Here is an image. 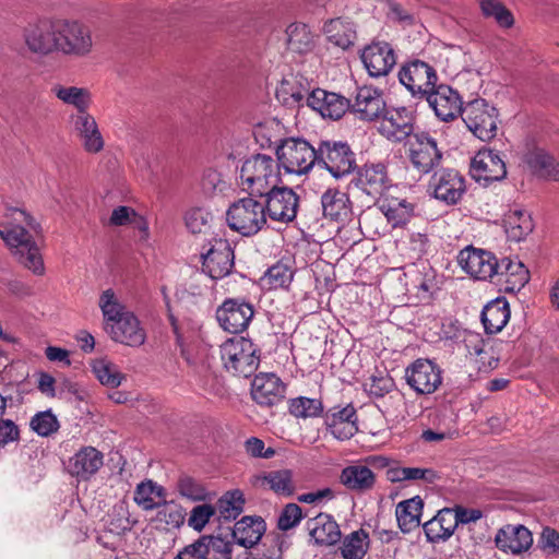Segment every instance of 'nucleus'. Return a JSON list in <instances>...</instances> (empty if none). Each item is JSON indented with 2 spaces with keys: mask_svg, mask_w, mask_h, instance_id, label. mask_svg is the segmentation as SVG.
Returning <instances> with one entry per match:
<instances>
[{
  "mask_svg": "<svg viewBox=\"0 0 559 559\" xmlns=\"http://www.w3.org/2000/svg\"><path fill=\"white\" fill-rule=\"evenodd\" d=\"M0 238L10 247L12 254L25 269L37 276L45 274L39 248L29 230H36L32 216L19 207H8L0 224Z\"/></svg>",
  "mask_w": 559,
  "mask_h": 559,
  "instance_id": "1",
  "label": "nucleus"
},
{
  "mask_svg": "<svg viewBox=\"0 0 559 559\" xmlns=\"http://www.w3.org/2000/svg\"><path fill=\"white\" fill-rule=\"evenodd\" d=\"M239 178L243 191L261 197L282 182L281 166L270 155L255 154L242 163Z\"/></svg>",
  "mask_w": 559,
  "mask_h": 559,
  "instance_id": "2",
  "label": "nucleus"
},
{
  "mask_svg": "<svg viewBox=\"0 0 559 559\" xmlns=\"http://www.w3.org/2000/svg\"><path fill=\"white\" fill-rule=\"evenodd\" d=\"M221 358L227 371L248 378L260 365V349L249 338L233 337L221 345Z\"/></svg>",
  "mask_w": 559,
  "mask_h": 559,
  "instance_id": "3",
  "label": "nucleus"
},
{
  "mask_svg": "<svg viewBox=\"0 0 559 559\" xmlns=\"http://www.w3.org/2000/svg\"><path fill=\"white\" fill-rule=\"evenodd\" d=\"M318 145L301 138H287L276 148L277 162L288 174L306 175L318 162Z\"/></svg>",
  "mask_w": 559,
  "mask_h": 559,
  "instance_id": "4",
  "label": "nucleus"
},
{
  "mask_svg": "<svg viewBox=\"0 0 559 559\" xmlns=\"http://www.w3.org/2000/svg\"><path fill=\"white\" fill-rule=\"evenodd\" d=\"M254 197L249 195L234 202L226 213L230 229L247 237L258 234L266 224L264 204Z\"/></svg>",
  "mask_w": 559,
  "mask_h": 559,
  "instance_id": "5",
  "label": "nucleus"
},
{
  "mask_svg": "<svg viewBox=\"0 0 559 559\" xmlns=\"http://www.w3.org/2000/svg\"><path fill=\"white\" fill-rule=\"evenodd\" d=\"M317 154V166L328 170L335 179L348 176L357 167L355 153L343 141H319Z\"/></svg>",
  "mask_w": 559,
  "mask_h": 559,
  "instance_id": "6",
  "label": "nucleus"
},
{
  "mask_svg": "<svg viewBox=\"0 0 559 559\" xmlns=\"http://www.w3.org/2000/svg\"><path fill=\"white\" fill-rule=\"evenodd\" d=\"M462 119L468 130L481 141H489L497 134L498 110L483 98L467 103L463 108Z\"/></svg>",
  "mask_w": 559,
  "mask_h": 559,
  "instance_id": "7",
  "label": "nucleus"
},
{
  "mask_svg": "<svg viewBox=\"0 0 559 559\" xmlns=\"http://www.w3.org/2000/svg\"><path fill=\"white\" fill-rule=\"evenodd\" d=\"M399 80L414 97L426 98L437 87L438 74L432 66L415 59L402 66Z\"/></svg>",
  "mask_w": 559,
  "mask_h": 559,
  "instance_id": "8",
  "label": "nucleus"
},
{
  "mask_svg": "<svg viewBox=\"0 0 559 559\" xmlns=\"http://www.w3.org/2000/svg\"><path fill=\"white\" fill-rule=\"evenodd\" d=\"M407 145L409 162L419 174L427 175L440 165L442 153L438 148L437 140L429 133L416 132L407 141Z\"/></svg>",
  "mask_w": 559,
  "mask_h": 559,
  "instance_id": "9",
  "label": "nucleus"
},
{
  "mask_svg": "<svg viewBox=\"0 0 559 559\" xmlns=\"http://www.w3.org/2000/svg\"><path fill=\"white\" fill-rule=\"evenodd\" d=\"M404 378L417 394H431L442 383V370L432 360L418 358L406 367Z\"/></svg>",
  "mask_w": 559,
  "mask_h": 559,
  "instance_id": "10",
  "label": "nucleus"
},
{
  "mask_svg": "<svg viewBox=\"0 0 559 559\" xmlns=\"http://www.w3.org/2000/svg\"><path fill=\"white\" fill-rule=\"evenodd\" d=\"M457 263L465 273L479 281L491 280L499 270V261L492 252L473 246L460 251Z\"/></svg>",
  "mask_w": 559,
  "mask_h": 559,
  "instance_id": "11",
  "label": "nucleus"
},
{
  "mask_svg": "<svg viewBox=\"0 0 559 559\" xmlns=\"http://www.w3.org/2000/svg\"><path fill=\"white\" fill-rule=\"evenodd\" d=\"M262 197L265 198L262 202L265 215L272 221L290 223L296 218L299 198L292 188L276 186Z\"/></svg>",
  "mask_w": 559,
  "mask_h": 559,
  "instance_id": "12",
  "label": "nucleus"
},
{
  "mask_svg": "<svg viewBox=\"0 0 559 559\" xmlns=\"http://www.w3.org/2000/svg\"><path fill=\"white\" fill-rule=\"evenodd\" d=\"M415 117L406 107L386 108L380 118L379 132L391 142L409 140L414 131Z\"/></svg>",
  "mask_w": 559,
  "mask_h": 559,
  "instance_id": "13",
  "label": "nucleus"
},
{
  "mask_svg": "<svg viewBox=\"0 0 559 559\" xmlns=\"http://www.w3.org/2000/svg\"><path fill=\"white\" fill-rule=\"evenodd\" d=\"M57 52L84 56L92 49L90 31L78 22L58 20Z\"/></svg>",
  "mask_w": 559,
  "mask_h": 559,
  "instance_id": "14",
  "label": "nucleus"
},
{
  "mask_svg": "<svg viewBox=\"0 0 559 559\" xmlns=\"http://www.w3.org/2000/svg\"><path fill=\"white\" fill-rule=\"evenodd\" d=\"M254 310L251 304L243 299H226L216 310L219 326L228 333L243 332L252 320Z\"/></svg>",
  "mask_w": 559,
  "mask_h": 559,
  "instance_id": "15",
  "label": "nucleus"
},
{
  "mask_svg": "<svg viewBox=\"0 0 559 559\" xmlns=\"http://www.w3.org/2000/svg\"><path fill=\"white\" fill-rule=\"evenodd\" d=\"M471 176L484 186L503 180L507 176L504 160L492 150L479 151L471 162Z\"/></svg>",
  "mask_w": 559,
  "mask_h": 559,
  "instance_id": "16",
  "label": "nucleus"
},
{
  "mask_svg": "<svg viewBox=\"0 0 559 559\" xmlns=\"http://www.w3.org/2000/svg\"><path fill=\"white\" fill-rule=\"evenodd\" d=\"M201 257L203 272L214 281L227 276L234 269V251L226 240L215 239Z\"/></svg>",
  "mask_w": 559,
  "mask_h": 559,
  "instance_id": "17",
  "label": "nucleus"
},
{
  "mask_svg": "<svg viewBox=\"0 0 559 559\" xmlns=\"http://www.w3.org/2000/svg\"><path fill=\"white\" fill-rule=\"evenodd\" d=\"M386 108L382 91L367 85L359 87L354 102H349V110L368 122L380 120Z\"/></svg>",
  "mask_w": 559,
  "mask_h": 559,
  "instance_id": "18",
  "label": "nucleus"
},
{
  "mask_svg": "<svg viewBox=\"0 0 559 559\" xmlns=\"http://www.w3.org/2000/svg\"><path fill=\"white\" fill-rule=\"evenodd\" d=\"M72 132L80 140L88 154H97L104 150L105 141L95 118L88 111L70 116Z\"/></svg>",
  "mask_w": 559,
  "mask_h": 559,
  "instance_id": "19",
  "label": "nucleus"
},
{
  "mask_svg": "<svg viewBox=\"0 0 559 559\" xmlns=\"http://www.w3.org/2000/svg\"><path fill=\"white\" fill-rule=\"evenodd\" d=\"M58 20H44L28 25L24 31V40L27 48L38 55H48L57 51Z\"/></svg>",
  "mask_w": 559,
  "mask_h": 559,
  "instance_id": "20",
  "label": "nucleus"
},
{
  "mask_svg": "<svg viewBox=\"0 0 559 559\" xmlns=\"http://www.w3.org/2000/svg\"><path fill=\"white\" fill-rule=\"evenodd\" d=\"M430 186L435 198L447 204H456L466 191L464 177L450 168L435 173Z\"/></svg>",
  "mask_w": 559,
  "mask_h": 559,
  "instance_id": "21",
  "label": "nucleus"
},
{
  "mask_svg": "<svg viewBox=\"0 0 559 559\" xmlns=\"http://www.w3.org/2000/svg\"><path fill=\"white\" fill-rule=\"evenodd\" d=\"M360 58L368 74L373 78L386 75L396 63L394 50L386 41H372L364 48Z\"/></svg>",
  "mask_w": 559,
  "mask_h": 559,
  "instance_id": "22",
  "label": "nucleus"
},
{
  "mask_svg": "<svg viewBox=\"0 0 559 559\" xmlns=\"http://www.w3.org/2000/svg\"><path fill=\"white\" fill-rule=\"evenodd\" d=\"M324 424L331 435L341 441L350 439L358 431L357 413L352 404L330 408L324 414Z\"/></svg>",
  "mask_w": 559,
  "mask_h": 559,
  "instance_id": "23",
  "label": "nucleus"
},
{
  "mask_svg": "<svg viewBox=\"0 0 559 559\" xmlns=\"http://www.w3.org/2000/svg\"><path fill=\"white\" fill-rule=\"evenodd\" d=\"M311 82L299 73L285 75L276 88V98L286 107H300L307 104V97L311 93Z\"/></svg>",
  "mask_w": 559,
  "mask_h": 559,
  "instance_id": "24",
  "label": "nucleus"
},
{
  "mask_svg": "<svg viewBox=\"0 0 559 559\" xmlns=\"http://www.w3.org/2000/svg\"><path fill=\"white\" fill-rule=\"evenodd\" d=\"M307 105L318 111L323 118L337 120L349 110V99L328 92L322 88H313L307 97Z\"/></svg>",
  "mask_w": 559,
  "mask_h": 559,
  "instance_id": "25",
  "label": "nucleus"
},
{
  "mask_svg": "<svg viewBox=\"0 0 559 559\" xmlns=\"http://www.w3.org/2000/svg\"><path fill=\"white\" fill-rule=\"evenodd\" d=\"M429 106L442 121L454 119L462 115L463 108L460 95L448 85H439L426 96Z\"/></svg>",
  "mask_w": 559,
  "mask_h": 559,
  "instance_id": "26",
  "label": "nucleus"
},
{
  "mask_svg": "<svg viewBox=\"0 0 559 559\" xmlns=\"http://www.w3.org/2000/svg\"><path fill=\"white\" fill-rule=\"evenodd\" d=\"M285 384L275 373H260L252 382V397L263 406L278 404L285 396Z\"/></svg>",
  "mask_w": 559,
  "mask_h": 559,
  "instance_id": "27",
  "label": "nucleus"
},
{
  "mask_svg": "<svg viewBox=\"0 0 559 559\" xmlns=\"http://www.w3.org/2000/svg\"><path fill=\"white\" fill-rule=\"evenodd\" d=\"M495 543L501 551L519 555L532 546L533 536L525 526L509 524L497 532Z\"/></svg>",
  "mask_w": 559,
  "mask_h": 559,
  "instance_id": "28",
  "label": "nucleus"
},
{
  "mask_svg": "<svg viewBox=\"0 0 559 559\" xmlns=\"http://www.w3.org/2000/svg\"><path fill=\"white\" fill-rule=\"evenodd\" d=\"M356 186L373 198L381 195L390 186L385 165L366 164L357 174Z\"/></svg>",
  "mask_w": 559,
  "mask_h": 559,
  "instance_id": "29",
  "label": "nucleus"
},
{
  "mask_svg": "<svg viewBox=\"0 0 559 559\" xmlns=\"http://www.w3.org/2000/svg\"><path fill=\"white\" fill-rule=\"evenodd\" d=\"M496 277L499 283H504L506 292L516 293L527 284L530 272L520 260L503 258L499 261Z\"/></svg>",
  "mask_w": 559,
  "mask_h": 559,
  "instance_id": "30",
  "label": "nucleus"
},
{
  "mask_svg": "<svg viewBox=\"0 0 559 559\" xmlns=\"http://www.w3.org/2000/svg\"><path fill=\"white\" fill-rule=\"evenodd\" d=\"M103 463L104 456L100 451L93 447H85L70 459L68 468L71 475L88 479L103 466Z\"/></svg>",
  "mask_w": 559,
  "mask_h": 559,
  "instance_id": "31",
  "label": "nucleus"
},
{
  "mask_svg": "<svg viewBox=\"0 0 559 559\" xmlns=\"http://www.w3.org/2000/svg\"><path fill=\"white\" fill-rule=\"evenodd\" d=\"M98 306L104 317L105 330L109 336L112 331H116L117 324L119 325L127 316L133 313L119 300L111 288L102 293Z\"/></svg>",
  "mask_w": 559,
  "mask_h": 559,
  "instance_id": "32",
  "label": "nucleus"
},
{
  "mask_svg": "<svg viewBox=\"0 0 559 559\" xmlns=\"http://www.w3.org/2000/svg\"><path fill=\"white\" fill-rule=\"evenodd\" d=\"M307 527L311 538L318 545L331 546L341 539L340 526L330 514H318L307 522Z\"/></svg>",
  "mask_w": 559,
  "mask_h": 559,
  "instance_id": "33",
  "label": "nucleus"
},
{
  "mask_svg": "<svg viewBox=\"0 0 559 559\" xmlns=\"http://www.w3.org/2000/svg\"><path fill=\"white\" fill-rule=\"evenodd\" d=\"M321 205L324 217L335 222H344L352 214V204L347 193L337 189H328L321 195Z\"/></svg>",
  "mask_w": 559,
  "mask_h": 559,
  "instance_id": "34",
  "label": "nucleus"
},
{
  "mask_svg": "<svg viewBox=\"0 0 559 559\" xmlns=\"http://www.w3.org/2000/svg\"><path fill=\"white\" fill-rule=\"evenodd\" d=\"M340 481L349 490L365 492L373 488L376 475L368 466L357 463L342 469Z\"/></svg>",
  "mask_w": 559,
  "mask_h": 559,
  "instance_id": "35",
  "label": "nucleus"
},
{
  "mask_svg": "<svg viewBox=\"0 0 559 559\" xmlns=\"http://www.w3.org/2000/svg\"><path fill=\"white\" fill-rule=\"evenodd\" d=\"M264 531L265 522L262 518L243 516L236 522L231 536L238 545L251 548L260 542Z\"/></svg>",
  "mask_w": 559,
  "mask_h": 559,
  "instance_id": "36",
  "label": "nucleus"
},
{
  "mask_svg": "<svg viewBox=\"0 0 559 559\" xmlns=\"http://www.w3.org/2000/svg\"><path fill=\"white\" fill-rule=\"evenodd\" d=\"M424 532L429 542L449 539L455 532V521L451 508H443L424 524Z\"/></svg>",
  "mask_w": 559,
  "mask_h": 559,
  "instance_id": "37",
  "label": "nucleus"
},
{
  "mask_svg": "<svg viewBox=\"0 0 559 559\" xmlns=\"http://www.w3.org/2000/svg\"><path fill=\"white\" fill-rule=\"evenodd\" d=\"M110 337L117 343L139 347L145 343L146 333L138 317L132 313L116 325V331H112Z\"/></svg>",
  "mask_w": 559,
  "mask_h": 559,
  "instance_id": "38",
  "label": "nucleus"
},
{
  "mask_svg": "<svg viewBox=\"0 0 559 559\" xmlns=\"http://www.w3.org/2000/svg\"><path fill=\"white\" fill-rule=\"evenodd\" d=\"M510 307L506 299L497 298L487 304L481 311V322L488 334L500 332L510 319Z\"/></svg>",
  "mask_w": 559,
  "mask_h": 559,
  "instance_id": "39",
  "label": "nucleus"
},
{
  "mask_svg": "<svg viewBox=\"0 0 559 559\" xmlns=\"http://www.w3.org/2000/svg\"><path fill=\"white\" fill-rule=\"evenodd\" d=\"M261 486L269 488L277 496L290 497L296 491V483L292 469L282 468L265 472L258 477Z\"/></svg>",
  "mask_w": 559,
  "mask_h": 559,
  "instance_id": "40",
  "label": "nucleus"
},
{
  "mask_svg": "<svg viewBox=\"0 0 559 559\" xmlns=\"http://www.w3.org/2000/svg\"><path fill=\"white\" fill-rule=\"evenodd\" d=\"M503 227L508 239L519 242L532 233L533 222L526 211L514 209L504 214Z\"/></svg>",
  "mask_w": 559,
  "mask_h": 559,
  "instance_id": "41",
  "label": "nucleus"
},
{
  "mask_svg": "<svg viewBox=\"0 0 559 559\" xmlns=\"http://www.w3.org/2000/svg\"><path fill=\"white\" fill-rule=\"evenodd\" d=\"M423 507V500L418 496L401 501L396 506V521L403 533H409L419 526Z\"/></svg>",
  "mask_w": 559,
  "mask_h": 559,
  "instance_id": "42",
  "label": "nucleus"
},
{
  "mask_svg": "<svg viewBox=\"0 0 559 559\" xmlns=\"http://www.w3.org/2000/svg\"><path fill=\"white\" fill-rule=\"evenodd\" d=\"M526 162L538 176L559 182V163L546 152L533 151L527 155Z\"/></svg>",
  "mask_w": 559,
  "mask_h": 559,
  "instance_id": "43",
  "label": "nucleus"
},
{
  "mask_svg": "<svg viewBox=\"0 0 559 559\" xmlns=\"http://www.w3.org/2000/svg\"><path fill=\"white\" fill-rule=\"evenodd\" d=\"M381 211L393 227H400L413 217L414 205L405 199H391L382 202Z\"/></svg>",
  "mask_w": 559,
  "mask_h": 559,
  "instance_id": "44",
  "label": "nucleus"
},
{
  "mask_svg": "<svg viewBox=\"0 0 559 559\" xmlns=\"http://www.w3.org/2000/svg\"><path fill=\"white\" fill-rule=\"evenodd\" d=\"M287 46L292 51L306 53L313 46V35L306 24L293 23L286 29Z\"/></svg>",
  "mask_w": 559,
  "mask_h": 559,
  "instance_id": "45",
  "label": "nucleus"
},
{
  "mask_svg": "<svg viewBox=\"0 0 559 559\" xmlns=\"http://www.w3.org/2000/svg\"><path fill=\"white\" fill-rule=\"evenodd\" d=\"M293 278L294 271L290 266L286 263L277 262L266 270L260 281L263 288L272 290L287 288Z\"/></svg>",
  "mask_w": 559,
  "mask_h": 559,
  "instance_id": "46",
  "label": "nucleus"
},
{
  "mask_svg": "<svg viewBox=\"0 0 559 559\" xmlns=\"http://www.w3.org/2000/svg\"><path fill=\"white\" fill-rule=\"evenodd\" d=\"M53 94L64 104L72 105L76 108V112L87 111L91 103V95L86 88L76 86L57 85L52 88Z\"/></svg>",
  "mask_w": 559,
  "mask_h": 559,
  "instance_id": "47",
  "label": "nucleus"
},
{
  "mask_svg": "<svg viewBox=\"0 0 559 559\" xmlns=\"http://www.w3.org/2000/svg\"><path fill=\"white\" fill-rule=\"evenodd\" d=\"M328 40L336 47L347 49L354 44L355 32L340 19L331 20L324 25Z\"/></svg>",
  "mask_w": 559,
  "mask_h": 559,
  "instance_id": "48",
  "label": "nucleus"
},
{
  "mask_svg": "<svg viewBox=\"0 0 559 559\" xmlns=\"http://www.w3.org/2000/svg\"><path fill=\"white\" fill-rule=\"evenodd\" d=\"M288 412L296 418H316L322 415L323 404L319 399L298 396L288 401Z\"/></svg>",
  "mask_w": 559,
  "mask_h": 559,
  "instance_id": "49",
  "label": "nucleus"
},
{
  "mask_svg": "<svg viewBox=\"0 0 559 559\" xmlns=\"http://www.w3.org/2000/svg\"><path fill=\"white\" fill-rule=\"evenodd\" d=\"M245 498L240 490L227 491L216 504L219 519L225 521L235 520L243 510Z\"/></svg>",
  "mask_w": 559,
  "mask_h": 559,
  "instance_id": "50",
  "label": "nucleus"
},
{
  "mask_svg": "<svg viewBox=\"0 0 559 559\" xmlns=\"http://www.w3.org/2000/svg\"><path fill=\"white\" fill-rule=\"evenodd\" d=\"M92 370L99 382L109 388H118L126 378L118 366L108 359L95 360Z\"/></svg>",
  "mask_w": 559,
  "mask_h": 559,
  "instance_id": "51",
  "label": "nucleus"
},
{
  "mask_svg": "<svg viewBox=\"0 0 559 559\" xmlns=\"http://www.w3.org/2000/svg\"><path fill=\"white\" fill-rule=\"evenodd\" d=\"M134 501L144 510H153L162 506L163 488L153 481L141 483L134 492Z\"/></svg>",
  "mask_w": 559,
  "mask_h": 559,
  "instance_id": "52",
  "label": "nucleus"
},
{
  "mask_svg": "<svg viewBox=\"0 0 559 559\" xmlns=\"http://www.w3.org/2000/svg\"><path fill=\"white\" fill-rule=\"evenodd\" d=\"M367 549L368 534L364 530H359L344 538L341 551L345 559H361Z\"/></svg>",
  "mask_w": 559,
  "mask_h": 559,
  "instance_id": "53",
  "label": "nucleus"
},
{
  "mask_svg": "<svg viewBox=\"0 0 559 559\" xmlns=\"http://www.w3.org/2000/svg\"><path fill=\"white\" fill-rule=\"evenodd\" d=\"M207 559H231L233 544L217 535L201 536Z\"/></svg>",
  "mask_w": 559,
  "mask_h": 559,
  "instance_id": "54",
  "label": "nucleus"
},
{
  "mask_svg": "<svg viewBox=\"0 0 559 559\" xmlns=\"http://www.w3.org/2000/svg\"><path fill=\"white\" fill-rule=\"evenodd\" d=\"M29 426L40 437H49L60 427L57 417L50 409L36 413L32 417Z\"/></svg>",
  "mask_w": 559,
  "mask_h": 559,
  "instance_id": "55",
  "label": "nucleus"
},
{
  "mask_svg": "<svg viewBox=\"0 0 559 559\" xmlns=\"http://www.w3.org/2000/svg\"><path fill=\"white\" fill-rule=\"evenodd\" d=\"M185 511L176 503L162 502L157 512V520L169 528H179L185 523Z\"/></svg>",
  "mask_w": 559,
  "mask_h": 559,
  "instance_id": "56",
  "label": "nucleus"
},
{
  "mask_svg": "<svg viewBox=\"0 0 559 559\" xmlns=\"http://www.w3.org/2000/svg\"><path fill=\"white\" fill-rule=\"evenodd\" d=\"M480 9L485 16L495 17V20L501 25L509 27L513 24V16L509 10H507L500 2L495 0H483L480 2Z\"/></svg>",
  "mask_w": 559,
  "mask_h": 559,
  "instance_id": "57",
  "label": "nucleus"
},
{
  "mask_svg": "<svg viewBox=\"0 0 559 559\" xmlns=\"http://www.w3.org/2000/svg\"><path fill=\"white\" fill-rule=\"evenodd\" d=\"M216 513V509L211 504H199L195 506L190 513L188 520L189 526L194 531L201 532L205 525L210 522V519Z\"/></svg>",
  "mask_w": 559,
  "mask_h": 559,
  "instance_id": "58",
  "label": "nucleus"
},
{
  "mask_svg": "<svg viewBox=\"0 0 559 559\" xmlns=\"http://www.w3.org/2000/svg\"><path fill=\"white\" fill-rule=\"evenodd\" d=\"M302 519V510L296 503H288L284 507L277 520V527L281 531H288L299 524Z\"/></svg>",
  "mask_w": 559,
  "mask_h": 559,
  "instance_id": "59",
  "label": "nucleus"
},
{
  "mask_svg": "<svg viewBox=\"0 0 559 559\" xmlns=\"http://www.w3.org/2000/svg\"><path fill=\"white\" fill-rule=\"evenodd\" d=\"M210 219L211 214L200 207L191 209L185 217L187 228L193 234L202 233L209 226Z\"/></svg>",
  "mask_w": 559,
  "mask_h": 559,
  "instance_id": "60",
  "label": "nucleus"
},
{
  "mask_svg": "<svg viewBox=\"0 0 559 559\" xmlns=\"http://www.w3.org/2000/svg\"><path fill=\"white\" fill-rule=\"evenodd\" d=\"M389 20L406 25L414 23V15L395 0H386Z\"/></svg>",
  "mask_w": 559,
  "mask_h": 559,
  "instance_id": "61",
  "label": "nucleus"
},
{
  "mask_svg": "<svg viewBox=\"0 0 559 559\" xmlns=\"http://www.w3.org/2000/svg\"><path fill=\"white\" fill-rule=\"evenodd\" d=\"M451 510L453 511L455 527L460 524L465 525L475 523L484 516L483 511L479 509H468L462 506H455L454 508H451Z\"/></svg>",
  "mask_w": 559,
  "mask_h": 559,
  "instance_id": "62",
  "label": "nucleus"
},
{
  "mask_svg": "<svg viewBox=\"0 0 559 559\" xmlns=\"http://www.w3.org/2000/svg\"><path fill=\"white\" fill-rule=\"evenodd\" d=\"M179 492L193 501L202 500L205 497L204 489L192 478L185 477L179 480Z\"/></svg>",
  "mask_w": 559,
  "mask_h": 559,
  "instance_id": "63",
  "label": "nucleus"
},
{
  "mask_svg": "<svg viewBox=\"0 0 559 559\" xmlns=\"http://www.w3.org/2000/svg\"><path fill=\"white\" fill-rule=\"evenodd\" d=\"M174 559H207L202 538L186 546Z\"/></svg>",
  "mask_w": 559,
  "mask_h": 559,
  "instance_id": "64",
  "label": "nucleus"
}]
</instances>
